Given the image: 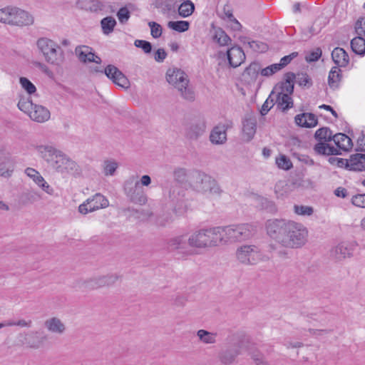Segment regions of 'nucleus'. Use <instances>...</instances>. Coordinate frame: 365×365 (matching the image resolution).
I'll return each mask as SVG.
<instances>
[{
  "mask_svg": "<svg viewBox=\"0 0 365 365\" xmlns=\"http://www.w3.org/2000/svg\"><path fill=\"white\" fill-rule=\"evenodd\" d=\"M178 0H154L153 5L161 14H169L175 11Z\"/></svg>",
  "mask_w": 365,
  "mask_h": 365,
  "instance_id": "nucleus-24",
  "label": "nucleus"
},
{
  "mask_svg": "<svg viewBox=\"0 0 365 365\" xmlns=\"http://www.w3.org/2000/svg\"><path fill=\"white\" fill-rule=\"evenodd\" d=\"M355 31L358 36H365V18H359L355 24Z\"/></svg>",
  "mask_w": 365,
  "mask_h": 365,
  "instance_id": "nucleus-57",
  "label": "nucleus"
},
{
  "mask_svg": "<svg viewBox=\"0 0 365 365\" xmlns=\"http://www.w3.org/2000/svg\"><path fill=\"white\" fill-rule=\"evenodd\" d=\"M75 53L82 62H95L98 64L101 63V58L96 56L89 46H78L75 48Z\"/></svg>",
  "mask_w": 365,
  "mask_h": 365,
  "instance_id": "nucleus-19",
  "label": "nucleus"
},
{
  "mask_svg": "<svg viewBox=\"0 0 365 365\" xmlns=\"http://www.w3.org/2000/svg\"><path fill=\"white\" fill-rule=\"evenodd\" d=\"M322 53L321 48H317L306 56V61L308 62L317 61L322 56Z\"/></svg>",
  "mask_w": 365,
  "mask_h": 365,
  "instance_id": "nucleus-59",
  "label": "nucleus"
},
{
  "mask_svg": "<svg viewBox=\"0 0 365 365\" xmlns=\"http://www.w3.org/2000/svg\"><path fill=\"white\" fill-rule=\"evenodd\" d=\"M166 80L184 99L194 100L195 93L189 86L188 76L182 70L178 68H169L166 72Z\"/></svg>",
  "mask_w": 365,
  "mask_h": 365,
  "instance_id": "nucleus-6",
  "label": "nucleus"
},
{
  "mask_svg": "<svg viewBox=\"0 0 365 365\" xmlns=\"http://www.w3.org/2000/svg\"><path fill=\"white\" fill-rule=\"evenodd\" d=\"M185 191L180 185H172L168 192V199L173 203H178L182 201Z\"/></svg>",
  "mask_w": 365,
  "mask_h": 365,
  "instance_id": "nucleus-31",
  "label": "nucleus"
},
{
  "mask_svg": "<svg viewBox=\"0 0 365 365\" xmlns=\"http://www.w3.org/2000/svg\"><path fill=\"white\" fill-rule=\"evenodd\" d=\"M351 47L352 51L359 55L365 54V39L362 36H358L351 41Z\"/></svg>",
  "mask_w": 365,
  "mask_h": 365,
  "instance_id": "nucleus-38",
  "label": "nucleus"
},
{
  "mask_svg": "<svg viewBox=\"0 0 365 365\" xmlns=\"http://www.w3.org/2000/svg\"><path fill=\"white\" fill-rule=\"evenodd\" d=\"M34 149L38 155L57 172L69 175L78 173L79 169L77 163L53 145H36L34 146Z\"/></svg>",
  "mask_w": 365,
  "mask_h": 365,
  "instance_id": "nucleus-2",
  "label": "nucleus"
},
{
  "mask_svg": "<svg viewBox=\"0 0 365 365\" xmlns=\"http://www.w3.org/2000/svg\"><path fill=\"white\" fill-rule=\"evenodd\" d=\"M196 179V188L198 191L213 197H219L220 195L222 190L217 181L211 176L202 173H198Z\"/></svg>",
  "mask_w": 365,
  "mask_h": 365,
  "instance_id": "nucleus-11",
  "label": "nucleus"
},
{
  "mask_svg": "<svg viewBox=\"0 0 365 365\" xmlns=\"http://www.w3.org/2000/svg\"><path fill=\"white\" fill-rule=\"evenodd\" d=\"M78 5L81 9L91 12L100 11L105 6L101 0H78Z\"/></svg>",
  "mask_w": 365,
  "mask_h": 365,
  "instance_id": "nucleus-28",
  "label": "nucleus"
},
{
  "mask_svg": "<svg viewBox=\"0 0 365 365\" xmlns=\"http://www.w3.org/2000/svg\"><path fill=\"white\" fill-rule=\"evenodd\" d=\"M294 211L298 215L310 216L313 214L314 210L310 206L297 205L294 206Z\"/></svg>",
  "mask_w": 365,
  "mask_h": 365,
  "instance_id": "nucleus-49",
  "label": "nucleus"
},
{
  "mask_svg": "<svg viewBox=\"0 0 365 365\" xmlns=\"http://www.w3.org/2000/svg\"><path fill=\"white\" fill-rule=\"evenodd\" d=\"M187 239H186L184 235L172 237L168 241V247L169 250L178 251V253L187 256L192 255V252L187 247Z\"/></svg>",
  "mask_w": 365,
  "mask_h": 365,
  "instance_id": "nucleus-17",
  "label": "nucleus"
},
{
  "mask_svg": "<svg viewBox=\"0 0 365 365\" xmlns=\"http://www.w3.org/2000/svg\"><path fill=\"white\" fill-rule=\"evenodd\" d=\"M101 25L104 34H110L116 25V21L112 16H107L101 21Z\"/></svg>",
  "mask_w": 365,
  "mask_h": 365,
  "instance_id": "nucleus-40",
  "label": "nucleus"
},
{
  "mask_svg": "<svg viewBox=\"0 0 365 365\" xmlns=\"http://www.w3.org/2000/svg\"><path fill=\"white\" fill-rule=\"evenodd\" d=\"M265 228L269 237L285 248L297 249L307 241L308 230L300 222L271 219L266 222Z\"/></svg>",
  "mask_w": 365,
  "mask_h": 365,
  "instance_id": "nucleus-1",
  "label": "nucleus"
},
{
  "mask_svg": "<svg viewBox=\"0 0 365 365\" xmlns=\"http://www.w3.org/2000/svg\"><path fill=\"white\" fill-rule=\"evenodd\" d=\"M297 56H298L297 52H293V53H290L289 55L285 56L283 58H282L280 60V62L279 63H277L279 70L282 69L284 67H285L287 65H288L292 61V60H293Z\"/></svg>",
  "mask_w": 365,
  "mask_h": 365,
  "instance_id": "nucleus-56",
  "label": "nucleus"
},
{
  "mask_svg": "<svg viewBox=\"0 0 365 365\" xmlns=\"http://www.w3.org/2000/svg\"><path fill=\"white\" fill-rule=\"evenodd\" d=\"M36 46L48 63L60 66L64 63V51L54 41L45 37L40 38L36 42Z\"/></svg>",
  "mask_w": 365,
  "mask_h": 365,
  "instance_id": "nucleus-5",
  "label": "nucleus"
},
{
  "mask_svg": "<svg viewBox=\"0 0 365 365\" xmlns=\"http://www.w3.org/2000/svg\"><path fill=\"white\" fill-rule=\"evenodd\" d=\"M354 205L365 208V194L354 195L351 199Z\"/></svg>",
  "mask_w": 365,
  "mask_h": 365,
  "instance_id": "nucleus-60",
  "label": "nucleus"
},
{
  "mask_svg": "<svg viewBox=\"0 0 365 365\" xmlns=\"http://www.w3.org/2000/svg\"><path fill=\"white\" fill-rule=\"evenodd\" d=\"M148 26L150 28V34L154 38H158L162 35L163 29L159 24L150 21Z\"/></svg>",
  "mask_w": 365,
  "mask_h": 365,
  "instance_id": "nucleus-52",
  "label": "nucleus"
},
{
  "mask_svg": "<svg viewBox=\"0 0 365 365\" xmlns=\"http://www.w3.org/2000/svg\"><path fill=\"white\" fill-rule=\"evenodd\" d=\"M44 326L49 332L56 334H63L66 329V324L56 317L47 319Z\"/></svg>",
  "mask_w": 365,
  "mask_h": 365,
  "instance_id": "nucleus-22",
  "label": "nucleus"
},
{
  "mask_svg": "<svg viewBox=\"0 0 365 365\" xmlns=\"http://www.w3.org/2000/svg\"><path fill=\"white\" fill-rule=\"evenodd\" d=\"M217 333L210 332L205 329H200L197 331L199 340L205 344H213L217 341Z\"/></svg>",
  "mask_w": 365,
  "mask_h": 365,
  "instance_id": "nucleus-35",
  "label": "nucleus"
},
{
  "mask_svg": "<svg viewBox=\"0 0 365 365\" xmlns=\"http://www.w3.org/2000/svg\"><path fill=\"white\" fill-rule=\"evenodd\" d=\"M331 58L337 67H345L349 62V57L345 50L342 48L336 47L331 52Z\"/></svg>",
  "mask_w": 365,
  "mask_h": 365,
  "instance_id": "nucleus-27",
  "label": "nucleus"
},
{
  "mask_svg": "<svg viewBox=\"0 0 365 365\" xmlns=\"http://www.w3.org/2000/svg\"><path fill=\"white\" fill-rule=\"evenodd\" d=\"M38 186L49 195H53L54 194V189L45 180V179Z\"/></svg>",
  "mask_w": 365,
  "mask_h": 365,
  "instance_id": "nucleus-63",
  "label": "nucleus"
},
{
  "mask_svg": "<svg viewBox=\"0 0 365 365\" xmlns=\"http://www.w3.org/2000/svg\"><path fill=\"white\" fill-rule=\"evenodd\" d=\"M232 126L230 122L220 123L210 132V140L215 145H222L227 141V130Z\"/></svg>",
  "mask_w": 365,
  "mask_h": 365,
  "instance_id": "nucleus-15",
  "label": "nucleus"
},
{
  "mask_svg": "<svg viewBox=\"0 0 365 365\" xmlns=\"http://www.w3.org/2000/svg\"><path fill=\"white\" fill-rule=\"evenodd\" d=\"M25 174L30 178L37 185L44 180L40 173L34 168H27L25 170Z\"/></svg>",
  "mask_w": 365,
  "mask_h": 365,
  "instance_id": "nucleus-44",
  "label": "nucleus"
},
{
  "mask_svg": "<svg viewBox=\"0 0 365 365\" xmlns=\"http://www.w3.org/2000/svg\"><path fill=\"white\" fill-rule=\"evenodd\" d=\"M294 81L300 86L309 87L312 86L311 78L307 73H298L295 76Z\"/></svg>",
  "mask_w": 365,
  "mask_h": 365,
  "instance_id": "nucleus-48",
  "label": "nucleus"
},
{
  "mask_svg": "<svg viewBox=\"0 0 365 365\" xmlns=\"http://www.w3.org/2000/svg\"><path fill=\"white\" fill-rule=\"evenodd\" d=\"M227 54L230 65L234 68L240 66L245 59L244 51L238 46H234L230 48Z\"/></svg>",
  "mask_w": 365,
  "mask_h": 365,
  "instance_id": "nucleus-21",
  "label": "nucleus"
},
{
  "mask_svg": "<svg viewBox=\"0 0 365 365\" xmlns=\"http://www.w3.org/2000/svg\"><path fill=\"white\" fill-rule=\"evenodd\" d=\"M257 129V120L249 118L242 123V138L245 141H250L255 136Z\"/></svg>",
  "mask_w": 365,
  "mask_h": 365,
  "instance_id": "nucleus-23",
  "label": "nucleus"
},
{
  "mask_svg": "<svg viewBox=\"0 0 365 365\" xmlns=\"http://www.w3.org/2000/svg\"><path fill=\"white\" fill-rule=\"evenodd\" d=\"M294 120L298 125L304 128H312L317 124V117L314 114L309 113L297 115Z\"/></svg>",
  "mask_w": 365,
  "mask_h": 365,
  "instance_id": "nucleus-26",
  "label": "nucleus"
},
{
  "mask_svg": "<svg viewBox=\"0 0 365 365\" xmlns=\"http://www.w3.org/2000/svg\"><path fill=\"white\" fill-rule=\"evenodd\" d=\"M332 140L336 145L337 150L349 151L353 147L351 139L344 133H339L335 134L333 135Z\"/></svg>",
  "mask_w": 365,
  "mask_h": 365,
  "instance_id": "nucleus-25",
  "label": "nucleus"
},
{
  "mask_svg": "<svg viewBox=\"0 0 365 365\" xmlns=\"http://www.w3.org/2000/svg\"><path fill=\"white\" fill-rule=\"evenodd\" d=\"M222 245L240 242L250 238L252 235V226L249 224L219 226Z\"/></svg>",
  "mask_w": 365,
  "mask_h": 365,
  "instance_id": "nucleus-7",
  "label": "nucleus"
},
{
  "mask_svg": "<svg viewBox=\"0 0 365 365\" xmlns=\"http://www.w3.org/2000/svg\"><path fill=\"white\" fill-rule=\"evenodd\" d=\"M118 166V163L113 159L105 160L102 164L103 173L105 176H113Z\"/></svg>",
  "mask_w": 365,
  "mask_h": 365,
  "instance_id": "nucleus-36",
  "label": "nucleus"
},
{
  "mask_svg": "<svg viewBox=\"0 0 365 365\" xmlns=\"http://www.w3.org/2000/svg\"><path fill=\"white\" fill-rule=\"evenodd\" d=\"M91 69L95 73H104L115 85L121 88H128L130 86L128 78L113 65H108L105 68L96 66Z\"/></svg>",
  "mask_w": 365,
  "mask_h": 365,
  "instance_id": "nucleus-12",
  "label": "nucleus"
},
{
  "mask_svg": "<svg viewBox=\"0 0 365 365\" xmlns=\"http://www.w3.org/2000/svg\"><path fill=\"white\" fill-rule=\"evenodd\" d=\"M276 104L279 109L285 111L293 106V101L291 95L278 92L277 95Z\"/></svg>",
  "mask_w": 365,
  "mask_h": 365,
  "instance_id": "nucleus-30",
  "label": "nucleus"
},
{
  "mask_svg": "<svg viewBox=\"0 0 365 365\" xmlns=\"http://www.w3.org/2000/svg\"><path fill=\"white\" fill-rule=\"evenodd\" d=\"M178 14L181 17L186 18L192 15L195 10V5L191 1H185L178 4Z\"/></svg>",
  "mask_w": 365,
  "mask_h": 365,
  "instance_id": "nucleus-39",
  "label": "nucleus"
},
{
  "mask_svg": "<svg viewBox=\"0 0 365 365\" xmlns=\"http://www.w3.org/2000/svg\"><path fill=\"white\" fill-rule=\"evenodd\" d=\"M247 44L255 51L264 52L267 49V44L259 41H248Z\"/></svg>",
  "mask_w": 365,
  "mask_h": 365,
  "instance_id": "nucleus-53",
  "label": "nucleus"
},
{
  "mask_svg": "<svg viewBox=\"0 0 365 365\" xmlns=\"http://www.w3.org/2000/svg\"><path fill=\"white\" fill-rule=\"evenodd\" d=\"M20 341L31 349L41 348L46 339L45 336H39L36 331H31L19 335Z\"/></svg>",
  "mask_w": 365,
  "mask_h": 365,
  "instance_id": "nucleus-18",
  "label": "nucleus"
},
{
  "mask_svg": "<svg viewBox=\"0 0 365 365\" xmlns=\"http://www.w3.org/2000/svg\"><path fill=\"white\" fill-rule=\"evenodd\" d=\"M118 279V276L116 274H108L93 277L86 281V287L92 289H98L103 287H109L114 284Z\"/></svg>",
  "mask_w": 365,
  "mask_h": 365,
  "instance_id": "nucleus-16",
  "label": "nucleus"
},
{
  "mask_svg": "<svg viewBox=\"0 0 365 365\" xmlns=\"http://www.w3.org/2000/svg\"><path fill=\"white\" fill-rule=\"evenodd\" d=\"M214 39L219 43L220 46H227L231 41L230 38L226 33L221 30H217L214 36Z\"/></svg>",
  "mask_w": 365,
  "mask_h": 365,
  "instance_id": "nucleus-45",
  "label": "nucleus"
},
{
  "mask_svg": "<svg viewBox=\"0 0 365 365\" xmlns=\"http://www.w3.org/2000/svg\"><path fill=\"white\" fill-rule=\"evenodd\" d=\"M167 57V53L163 48H158L155 54L154 58L157 62L161 63L163 62Z\"/></svg>",
  "mask_w": 365,
  "mask_h": 365,
  "instance_id": "nucleus-62",
  "label": "nucleus"
},
{
  "mask_svg": "<svg viewBox=\"0 0 365 365\" xmlns=\"http://www.w3.org/2000/svg\"><path fill=\"white\" fill-rule=\"evenodd\" d=\"M187 243L190 247L198 250H206L222 245L219 226L195 230L189 235Z\"/></svg>",
  "mask_w": 365,
  "mask_h": 365,
  "instance_id": "nucleus-3",
  "label": "nucleus"
},
{
  "mask_svg": "<svg viewBox=\"0 0 365 365\" xmlns=\"http://www.w3.org/2000/svg\"><path fill=\"white\" fill-rule=\"evenodd\" d=\"M252 358L255 361L257 365H269V364L264 361L262 355L259 353L250 354Z\"/></svg>",
  "mask_w": 365,
  "mask_h": 365,
  "instance_id": "nucleus-64",
  "label": "nucleus"
},
{
  "mask_svg": "<svg viewBox=\"0 0 365 365\" xmlns=\"http://www.w3.org/2000/svg\"><path fill=\"white\" fill-rule=\"evenodd\" d=\"M18 108L26 113L32 120L43 123L51 118L49 110L38 104H35L29 98H22L18 103Z\"/></svg>",
  "mask_w": 365,
  "mask_h": 365,
  "instance_id": "nucleus-8",
  "label": "nucleus"
},
{
  "mask_svg": "<svg viewBox=\"0 0 365 365\" xmlns=\"http://www.w3.org/2000/svg\"><path fill=\"white\" fill-rule=\"evenodd\" d=\"M362 154L356 153L346 160V168L350 170L362 171L365 170L364 163L362 161Z\"/></svg>",
  "mask_w": 365,
  "mask_h": 365,
  "instance_id": "nucleus-29",
  "label": "nucleus"
},
{
  "mask_svg": "<svg viewBox=\"0 0 365 365\" xmlns=\"http://www.w3.org/2000/svg\"><path fill=\"white\" fill-rule=\"evenodd\" d=\"M276 164L279 168L285 170H288L292 168V161L284 155H280L279 157L276 158Z\"/></svg>",
  "mask_w": 365,
  "mask_h": 365,
  "instance_id": "nucleus-46",
  "label": "nucleus"
},
{
  "mask_svg": "<svg viewBox=\"0 0 365 365\" xmlns=\"http://www.w3.org/2000/svg\"><path fill=\"white\" fill-rule=\"evenodd\" d=\"M108 199L101 193H96L78 206V212L83 215L106 208L108 206Z\"/></svg>",
  "mask_w": 365,
  "mask_h": 365,
  "instance_id": "nucleus-14",
  "label": "nucleus"
},
{
  "mask_svg": "<svg viewBox=\"0 0 365 365\" xmlns=\"http://www.w3.org/2000/svg\"><path fill=\"white\" fill-rule=\"evenodd\" d=\"M341 79V69L337 67H333L329 71L328 76V84L332 89H336L339 87V83Z\"/></svg>",
  "mask_w": 365,
  "mask_h": 365,
  "instance_id": "nucleus-34",
  "label": "nucleus"
},
{
  "mask_svg": "<svg viewBox=\"0 0 365 365\" xmlns=\"http://www.w3.org/2000/svg\"><path fill=\"white\" fill-rule=\"evenodd\" d=\"M139 184L137 177L132 175L125 181L123 190L130 202L143 205L147 202V197Z\"/></svg>",
  "mask_w": 365,
  "mask_h": 365,
  "instance_id": "nucleus-9",
  "label": "nucleus"
},
{
  "mask_svg": "<svg viewBox=\"0 0 365 365\" xmlns=\"http://www.w3.org/2000/svg\"><path fill=\"white\" fill-rule=\"evenodd\" d=\"M315 138L318 141L329 142L332 140L333 135L329 128H322L316 131Z\"/></svg>",
  "mask_w": 365,
  "mask_h": 365,
  "instance_id": "nucleus-42",
  "label": "nucleus"
},
{
  "mask_svg": "<svg viewBox=\"0 0 365 365\" xmlns=\"http://www.w3.org/2000/svg\"><path fill=\"white\" fill-rule=\"evenodd\" d=\"M245 74L250 76L252 78H255L257 76L261 74V66L259 63H252L245 70Z\"/></svg>",
  "mask_w": 365,
  "mask_h": 365,
  "instance_id": "nucleus-50",
  "label": "nucleus"
},
{
  "mask_svg": "<svg viewBox=\"0 0 365 365\" xmlns=\"http://www.w3.org/2000/svg\"><path fill=\"white\" fill-rule=\"evenodd\" d=\"M134 45L137 48H141L145 53H150L152 51V45L149 41L137 39L134 41Z\"/></svg>",
  "mask_w": 365,
  "mask_h": 365,
  "instance_id": "nucleus-54",
  "label": "nucleus"
},
{
  "mask_svg": "<svg viewBox=\"0 0 365 365\" xmlns=\"http://www.w3.org/2000/svg\"><path fill=\"white\" fill-rule=\"evenodd\" d=\"M19 83L22 88L26 91L29 95L34 93L36 91V88L34 84L26 77H21Z\"/></svg>",
  "mask_w": 365,
  "mask_h": 365,
  "instance_id": "nucleus-47",
  "label": "nucleus"
},
{
  "mask_svg": "<svg viewBox=\"0 0 365 365\" xmlns=\"http://www.w3.org/2000/svg\"><path fill=\"white\" fill-rule=\"evenodd\" d=\"M0 22L14 26H26L33 24L34 17L28 11L16 6L0 9Z\"/></svg>",
  "mask_w": 365,
  "mask_h": 365,
  "instance_id": "nucleus-4",
  "label": "nucleus"
},
{
  "mask_svg": "<svg viewBox=\"0 0 365 365\" xmlns=\"http://www.w3.org/2000/svg\"><path fill=\"white\" fill-rule=\"evenodd\" d=\"M295 75L293 73H287L285 76V81L280 86V91L284 93L292 95L294 91V82Z\"/></svg>",
  "mask_w": 365,
  "mask_h": 365,
  "instance_id": "nucleus-37",
  "label": "nucleus"
},
{
  "mask_svg": "<svg viewBox=\"0 0 365 365\" xmlns=\"http://www.w3.org/2000/svg\"><path fill=\"white\" fill-rule=\"evenodd\" d=\"M314 151L319 155H339L341 154L337 148L330 146L327 142L319 141L314 148Z\"/></svg>",
  "mask_w": 365,
  "mask_h": 365,
  "instance_id": "nucleus-32",
  "label": "nucleus"
},
{
  "mask_svg": "<svg viewBox=\"0 0 365 365\" xmlns=\"http://www.w3.org/2000/svg\"><path fill=\"white\" fill-rule=\"evenodd\" d=\"M237 260L245 264H256L261 258L259 249L255 245H242L236 250Z\"/></svg>",
  "mask_w": 365,
  "mask_h": 365,
  "instance_id": "nucleus-13",
  "label": "nucleus"
},
{
  "mask_svg": "<svg viewBox=\"0 0 365 365\" xmlns=\"http://www.w3.org/2000/svg\"><path fill=\"white\" fill-rule=\"evenodd\" d=\"M130 16V13L126 7L120 8L117 12V17L121 24L127 22Z\"/></svg>",
  "mask_w": 365,
  "mask_h": 365,
  "instance_id": "nucleus-55",
  "label": "nucleus"
},
{
  "mask_svg": "<svg viewBox=\"0 0 365 365\" xmlns=\"http://www.w3.org/2000/svg\"><path fill=\"white\" fill-rule=\"evenodd\" d=\"M14 170V165L9 160H6L0 163V175L9 178L11 175Z\"/></svg>",
  "mask_w": 365,
  "mask_h": 365,
  "instance_id": "nucleus-43",
  "label": "nucleus"
},
{
  "mask_svg": "<svg viewBox=\"0 0 365 365\" xmlns=\"http://www.w3.org/2000/svg\"><path fill=\"white\" fill-rule=\"evenodd\" d=\"M168 27L172 30L182 33L189 29L190 23L187 21H170L168 23Z\"/></svg>",
  "mask_w": 365,
  "mask_h": 365,
  "instance_id": "nucleus-41",
  "label": "nucleus"
},
{
  "mask_svg": "<svg viewBox=\"0 0 365 365\" xmlns=\"http://www.w3.org/2000/svg\"><path fill=\"white\" fill-rule=\"evenodd\" d=\"M280 71L277 63L272 64L264 68H261V75L262 76L269 77Z\"/></svg>",
  "mask_w": 365,
  "mask_h": 365,
  "instance_id": "nucleus-58",
  "label": "nucleus"
},
{
  "mask_svg": "<svg viewBox=\"0 0 365 365\" xmlns=\"http://www.w3.org/2000/svg\"><path fill=\"white\" fill-rule=\"evenodd\" d=\"M206 130L205 123L202 121L192 124L187 130V136L190 139H197L201 136Z\"/></svg>",
  "mask_w": 365,
  "mask_h": 365,
  "instance_id": "nucleus-33",
  "label": "nucleus"
},
{
  "mask_svg": "<svg viewBox=\"0 0 365 365\" xmlns=\"http://www.w3.org/2000/svg\"><path fill=\"white\" fill-rule=\"evenodd\" d=\"M173 177L177 182L182 183L187 179V170L182 168H177L173 171Z\"/></svg>",
  "mask_w": 365,
  "mask_h": 365,
  "instance_id": "nucleus-51",
  "label": "nucleus"
},
{
  "mask_svg": "<svg viewBox=\"0 0 365 365\" xmlns=\"http://www.w3.org/2000/svg\"><path fill=\"white\" fill-rule=\"evenodd\" d=\"M273 101V99L271 98V96H269V97L264 101L260 110V113L262 115H266L273 107L274 104Z\"/></svg>",
  "mask_w": 365,
  "mask_h": 365,
  "instance_id": "nucleus-61",
  "label": "nucleus"
},
{
  "mask_svg": "<svg viewBox=\"0 0 365 365\" xmlns=\"http://www.w3.org/2000/svg\"><path fill=\"white\" fill-rule=\"evenodd\" d=\"M227 340L232 346L222 351L219 354V359L224 364H232L236 357L242 353V349L245 346L244 341L238 334L229 336Z\"/></svg>",
  "mask_w": 365,
  "mask_h": 365,
  "instance_id": "nucleus-10",
  "label": "nucleus"
},
{
  "mask_svg": "<svg viewBox=\"0 0 365 365\" xmlns=\"http://www.w3.org/2000/svg\"><path fill=\"white\" fill-rule=\"evenodd\" d=\"M356 247L354 242H344L339 244L334 250L333 255L338 260L344 259L346 257H351Z\"/></svg>",
  "mask_w": 365,
  "mask_h": 365,
  "instance_id": "nucleus-20",
  "label": "nucleus"
}]
</instances>
